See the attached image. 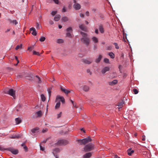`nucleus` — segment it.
I'll return each instance as SVG.
<instances>
[{"label": "nucleus", "instance_id": "nucleus-1", "mask_svg": "<svg viewBox=\"0 0 158 158\" xmlns=\"http://www.w3.org/2000/svg\"><path fill=\"white\" fill-rule=\"evenodd\" d=\"M81 34L83 36V37L81 39V41L86 46H88L89 44L90 40L87 37V34L82 32H81Z\"/></svg>", "mask_w": 158, "mask_h": 158}, {"label": "nucleus", "instance_id": "nucleus-2", "mask_svg": "<svg viewBox=\"0 0 158 158\" xmlns=\"http://www.w3.org/2000/svg\"><path fill=\"white\" fill-rule=\"evenodd\" d=\"M60 101H61L63 104L65 103V99L62 96H61L59 95L57 96L56 99V102H58L56 105L55 108L56 109H58L60 105Z\"/></svg>", "mask_w": 158, "mask_h": 158}, {"label": "nucleus", "instance_id": "nucleus-3", "mask_svg": "<svg viewBox=\"0 0 158 158\" xmlns=\"http://www.w3.org/2000/svg\"><path fill=\"white\" fill-rule=\"evenodd\" d=\"M91 141L92 139L89 137L82 139H79L77 140L78 142L80 143L81 145H85Z\"/></svg>", "mask_w": 158, "mask_h": 158}, {"label": "nucleus", "instance_id": "nucleus-4", "mask_svg": "<svg viewBox=\"0 0 158 158\" xmlns=\"http://www.w3.org/2000/svg\"><path fill=\"white\" fill-rule=\"evenodd\" d=\"M94 146L93 144L89 143L85 147L84 150L85 152L90 151L94 149Z\"/></svg>", "mask_w": 158, "mask_h": 158}, {"label": "nucleus", "instance_id": "nucleus-5", "mask_svg": "<svg viewBox=\"0 0 158 158\" xmlns=\"http://www.w3.org/2000/svg\"><path fill=\"white\" fill-rule=\"evenodd\" d=\"M4 92L5 94H9L12 96L14 99H15V91L12 89H10L9 91H7L4 90Z\"/></svg>", "mask_w": 158, "mask_h": 158}, {"label": "nucleus", "instance_id": "nucleus-6", "mask_svg": "<svg viewBox=\"0 0 158 158\" xmlns=\"http://www.w3.org/2000/svg\"><path fill=\"white\" fill-rule=\"evenodd\" d=\"M56 143L59 146L65 145L68 143V141L65 139H60L58 140L57 143H55V145Z\"/></svg>", "mask_w": 158, "mask_h": 158}, {"label": "nucleus", "instance_id": "nucleus-7", "mask_svg": "<svg viewBox=\"0 0 158 158\" xmlns=\"http://www.w3.org/2000/svg\"><path fill=\"white\" fill-rule=\"evenodd\" d=\"M6 150H7L13 154L14 155H16L18 153L19 151L17 149H15L12 148H7Z\"/></svg>", "mask_w": 158, "mask_h": 158}, {"label": "nucleus", "instance_id": "nucleus-8", "mask_svg": "<svg viewBox=\"0 0 158 158\" xmlns=\"http://www.w3.org/2000/svg\"><path fill=\"white\" fill-rule=\"evenodd\" d=\"M60 150L58 148H56L53 149L52 153L56 158H58V156L56 154L60 152Z\"/></svg>", "mask_w": 158, "mask_h": 158}, {"label": "nucleus", "instance_id": "nucleus-9", "mask_svg": "<svg viewBox=\"0 0 158 158\" xmlns=\"http://www.w3.org/2000/svg\"><path fill=\"white\" fill-rule=\"evenodd\" d=\"M60 88L61 90L64 93L66 94H68L71 92V91L66 89L62 87V86H60Z\"/></svg>", "mask_w": 158, "mask_h": 158}, {"label": "nucleus", "instance_id": "nucleus-10", "mask_svg": "<svg viewBox=\"0 0 158 158\" xmlns=\"http://www.w3.org/2000/svg\"><path fill=\"white\" fill-rule=\"evenodd\" d=\"M110 68L109 67H105L102 69L101 70V73L103 74H104L106 72L110 70Z\"/></svg>", "mask_w": 158, "mask_h": 158}, {"label": "nucleus", "instance_id": "nucleus-11", "mask_svg": "<svg viewBox=\"0 0 158 158\" xmlns=\"http://www.w3.org/2000/svg\"><path fill=\"white\" fill-rule=\"evenodd\" d=\"M73 7L76 10H79L81 8L80 5L77 3H75L73 5Z\"/></svg>", "mask_w": 158, "mask_h": 158}, {"label": "nucleus", "instance_id": "nucleus-12", "mask_svg": "<svg viewBox=\"0 0 158 158\" xmlns=\"http://www.w3.org/2000/svg\"><path fill=\"white\" fill-rule=\"evenodd\" d=\"M82 62L86 64H90L92 62V61L91 60L83 59L82 60Z\"/></svg>", "mask_w": 158, "mask_h": 158}, {"label": "nucleus", "instance_id": "nucleus-13", "mask_svg": "<svg viewBox=\"0 0 158 158\" xmlns=\"http://www.w3.org/2000/svg\"><path fill=\"white\" fill-rule=\"evenodd\" d=\"M30 31H32V32L31 33L32 35H36L37 34V32H36L35 29L34 27H31V28L30 29Z\"/></svg>", "mask_w": 158, "mask_h": 158}, {"label": "nucleus", "instance_id": "nucleus-14", "mask_svg": "<svg viewBox=\"0 0 158 158\" xmlns=\"http://www.w3.org/2000/svg\"><path fill=\"white\" fill-rule=\"evenodd\" d=\"M69 20V18L66 16H63L61 19V21L63 22L68 21Z\"/></svg>", "mask_w": 158, "mask_h": 158}, {"label": "nucleus", "instance_id": "nucleus-15", "mask_svg": "<svg viewBox=\"0 0 158 158\" xmlns=\"http://www.w3.org/2000/svg\"><path fill=\"white\" fill-rule=\"evenodd\" d=\"M99 29L100 32L101 33H104V30L103 27V26L102 24H100L99 26Z\"/></svg>", "mask_w": 158, "mask_h": 158}, {"label": "nucleus", "instance_id": "nucleus-16", "mask_svg": "<svg viewBox=\"0 0 158 158\" xmlns=\"http://www.w3.org/2000/svg\"><path fill=\"white\" fill-rule=\"evenodd\" d=\"M61 16L60 15H57L54 17V20L55 21H58L60 19Z\"/></svg>", "mask_w": 158, "mask_h": 158}, {"label": "nucleus", "instance_id": "nucleus-17", "mask_svg": "<svg viewBox=\"0 0 158 158\" xmlns=\"http://www.w3.org/2000/svg\"><path fill=\"white\" fill-rule=\"evenodd\" d=\"M118 83V81L116 80H114L113 81H110L109 82V84L110 85H113Z\"/></svg>", "mask_w": 158, "mask_h": 158}, {"label": "nucleus", "instance_id": "nucleus-18", "mask_svg": "<svg viewBox=\"0 0 158 158\" xmlns=\"http://www.w3.org/2000/svg\"><path fill=\"white\" fill-rule=\"evenodd\" d=\"M102 58V56L101 55H99L98 57L97 58H96L95 60V62L96 63H98L100 62Z\"/></svg>", "mask_w": 158, "mask_h": 158}, {"label": "nucleus", "instance_id": "nucleus-19", "mask_svg": "<svg viewBox=\"0 0 158 158\" xmlns=\"http://www.w3.org/2000/svg\"><path fill=\"white\" fill-rule=\"evenodd\" d=\"M8 21L10 23L16 25L18 24V22L16 20H11V19H8Z\"/></svg>", "mask_w": 158, "mask_h": 158}, {"label": "nucleus", "instance_id": "nucleus-20", "mask_svg": "<svg viewBox=\"0 0 158 158\" xmlns=\"http://www.w3.org/2000/svg\"><path fill=\"white\" fill-rule=\"evenodd\" d=\"M92 155V154L90 152H88L86 153L83 156L84 158H89Z\"/></svg>", "mask_w": 158, "mask_h": 158}, {"label": "nucleus", "instance_id": "nucleus-21", "mask_svg": "<svg viewBox=\"0 0 158 158\" xmlns=\"http://www.w3.org/2000/svg\"><path fill=\"white\" fill-rule=\"evenodd\" d=\"M124 102L123 101H122L120 102H119L118 103V105L117 106H118V109H120L122 108V107L123 106V105L124 104Z\"/></svg>", "mask_w": 158, "mask_h": 158}, {"label": "nucleus", "instance_id": "nucleus-22", "mask_svg": "<svg viewBox=\"0 0 158 158\" xmlns=\"http://www.w3.org/2000/svg\"><path fill=\"white\" fill-rule=\"evenodd\" d=\"M79 27L83 31H85L86 30L84 24L79 25Z\"/></svg>", "mask_w": 158, "mask_h": 158}, {"label": "nucleus", "instance_id": "nucleus-23", "mask_svg": "<svg viewBox=\"0 0 158 158\" xmlns=\"http://www.w3.org/2000/svg\"><path fill=\"white\" fill-rule=\"evenodd\" d=\"M83 89L85 92L88 91L89 89V86L84 85L83 87Z\"/></svg>", "mask_w": 158, "mask_h": 158}, {"label": "nucleus", "instance_id": "nucleus-24", "mask_svg": "<svg viewBox=\"0 0 158 158\" xmlns=\"http://www.w3.org/2000/svg\"><path fill=\"white\" fill-rule=\"evenodd\" d=\"M128 154L129 156H131V154L134 152V151L131 150V148H130L127 150Z\"/></svg>", "mask_w": 158, "mask_h": 158}, {"label": "nucleus", "instance_id": "nucleus-25", "mask_svg": "<svg viewBox=\"0 0 158 158\" xmlns=\"http://www.w3.org/2000/svg\"><path fill=\"white\" fill-rule=\"evenodd\" d=\"M36 114L38 117H41L42 115V112L41 110L39 111L36 112Z\"/></svg>", "mask_w": 158, "mask_h": 158}, {"label": "nucleus", "instance_id": "nucleus-26", "mask_svg": "<svg viewBox=\"0 0 158 158\" xmlns=\"http://www.w3.org/2000/svg\"><path fill=\"white\" fill-rule=\"evenodd\" d=\"M15 121L16 124H19L21 122V120L19 118H16L15 119Z\"/></svg>", "mask_w": 158, "mask_h": 158}, {"label": "nucleus", "instance_id": "nucleus-27", "mask_svg": "<svg viewBox=\"0 0 158 158\" xmlns=\"http://www.w3.org/2000/svg\"><path fill=\"white\" fill-rule=\"evenodd\" d=\"M92 39L95 43H97L98 42V39L95 37H93Z\"/></svg>", "mask_w": 158, "mask_h": 158}, {"label": "nucleus", "instance_id": "nucleus-28", "mask_svg": "<svg viewBox=\"0 0 158 158\" xmlns=\"http://www.w3.org/2000/svg\"><path fill=\"white\" fill-rule=\"evenodd\" d=\"M36 77L37 78L36 81L38 83H41V80L40 78L38 76H36Z\"/></svg>", "mask_w": 158, "mask_h": 158}, {"label": "nucleus", "instance_id": "nucleus-29", "mask_svg": "<svg viewBox=\"0 0 158 158\" xmlns=\"http://www.w3.org/2000/svg\"><path fill=\"white\" fill-rule=\"evenodd\" d=\"M39 129V127H36L35 128L31 129V131L32 133H35L36 132V131Z\"/></svg>", "mask_w": 158, "mask_h": 158}, {"label": "nucleus", "instance_id": "nucleus-30", "mask_svg": "<svg viewBox=\"0 0 158 158\" xmlns=\"http://www.w3.org/2000/svg\"><path fill=\"white\" fill-rule=\"evenodd\" d=\"M109 55L111 58L112 59H113L114 58V54L112 52L109 53Z\"/></svg>", "mask_w": 158, "mask_h": 158}, {"label": "nucleus", "instance_id": "nucleus-31", "mask_svg": "<svg viewBox=\"0 0 158 158\" xmlns=\"http://www.w3.org/2000/svg\"><path fill=\"white\" fill-rule=\"evenodd\" d=\"M57 12V10L52 11L51 13V15L53 16L55 15Z\"/></svg>", "mask_w": 158, "mask_h": 158}, {"label": "nucleus", "instance_id": "nucleus-32", "mask_svg": "<svg viewBox=\"0 0 158 158\" xmlns=\"http://www.w3.org/2000/svg\"><path fill=\"white\" fill-rule=\"evenodd\" d=\"M67 32H72L73 30L72 28L71 27H69L66 29Z\"/></svg>", "mask_w": 158, "mask_h": 158}, {"label": "nucleus", "instance_id": "nucleus-33", "mask_svg": "<svg viewBox=\"0 0 158 158\" xmlns=\"http://www.w3.org/2000/svg\"><path fill=\"white\" fill-rule=\"evenodd\" d=\"M41 99L43 102L45 101L46 98L45 96L43 94L41 95Z\"/></svg>", "mask_w": 158, "mask_h": 158}, {"label": "nucleus", "instance_id": "nucleus-34", "mask_svg": "<svg viewBox=\"0 0 158 158\" xmlns=\"http://www.w3.org/2000/svg\"><path fill=\"white\" fill-rule=\"evenodd\" d=\"M64 41L62 39H59L57 40V42L59 44H61L63 43Z\"/></svg>", "mask_w": 158, "mask_h": 158}, {"label": "nucleus", "instance_id": "nucleus-35", "mask_svg": "<svg viewBox=\"0 0 158 158\" xmlns=\"http://www.w3.org/2000/svg\"><path fill=\"white\" fill-rule=\"evenodd\" d=\"M66 36L69 37L71 38L72 37V35L69 32H67V33L66 34Z\"/></svg>", "mask_w": 158, "mask_h": 158}, {"label": "nucleus", "instance_id": "nucleus-36", "mask_svg": "<svg viewBox=\"0 0 158 158\" xmlns=\"http://www.w3.org/2000/svg\"><path fill=\"white\" fill-rule=\"evenodd\" d=\"M22 44H21L20 45H18L16 47L15 49L16 50H18V49H19V48H22Z\"/></svg>", "mask_w": 158, "mask_h": 158}, {"label": "nucleus", "instance_id": "nucleus-37", "mask_svg": "<svg viewBox=\"0 0 158 158\" xmlns=\"http://www.w3.org/2000/svg\"><path fill=\"white\" fill-rule=\"evenodd\" d=\"M104 61L106 63H109V60L107 58H104Z\"/></svg>", "mask_w": 158, "mask_h": 158}, {"label": "nucleus", "instance_id": "nucleus-38", "mask_svg": "<svg viewBox=\"0 0 158 158\" xmlns=\"http://www.w3.org/2000/svg\"><path fill=\"white\" fill-rule=\"evenodd\" d=\"M45 38L44 36H41L40 39V41L43 42L45 40Z\"/></svg>", "mask_w": 158, "mask_h": 158}, {"label": "nucleus", "instance_id": "nucleus-39", "mask_svg": "<svg viewBox=\"0 0 158 158\" xmlns=\"http://www.w3.org/2000/svg\"><path fill=\"white\" fill-rule=\"evenodd\" d=\"M113 44L115 45V48L116 49H118L119 48V47L117 43H114Z\"/></svg>", "mask_w": 158, "mask_h": 158}, {"label": "nucleus", "instance_id": "nucleus-40", "mask_svg": "<svg viewBox=\"0 0 158 158\" xmlns=\"http://www.w3.org/2000/svg\"><path fill=\"white\" fill-rule=\"evenodd\" d=\"M133 91L134 92L135 94H137L138 93V91L137 89H134L133 90Z\"/></svg>", "mask_w": 158, "mask_h": 158}, {"label": "nucleus", "instance_id": "nucleus-41", "mask_svg": "<svg viewBox=\"0 0 158 158\" xmlns=\"http://www.w3.org/2000/svg\"><path fill=\"white\" fill-rule=\"evenodd\" d=\"M34 46H31L28 48L27 50L29 51H31L34 49Z\"/></svg>", "mask_w": 158, "mask_h": 158}, {"label": "nucleus", "instance_id": "nucleus-42", "mask_svg": "<svg viewBox=\"0 0 158 158\" xmlns=\"http://www.w3.org/2000/svg\"><path fill=\"white\" fill-rule=\"evenodd\" d=\"M33 54L34 55H37L38 56H40V54L39 52H36L35 51H33Z\"/></svg>", "mask_w": 158, "mask_h": 158}, {"label": "nucleus", "instance_id": "nucleus-43", "mask_svg": "<svg viewBox=\"0 0 158 158\" xmlns=\"http://www.w3.org/2000/svg\"><path fill=\"white\" fill-rule=\"evenodd\" d=\"M10 138L11 139L19 138H20V136L19 135L12 136Z\"/></svg>", "mask_w": 158, "mask_h": 158}, {"label": "nucleus", "instance_id": "nucleus-44", "mask_svg": "<svg viewBox=\"0 0 158 158\" xmlns=\"http://www.w3.org/2000/svg\"><path fill=\"white\" fill-rule=\"evenodd\" d=\"M48 131V129L47 128H45L43 129L42 131V132L43 133H44L46 132H47Z\"/></svg>", "mask_w": 158, "mask_h": 158}, {"label": "nucleus", "instance_id": "nucleus-45", "mask_svg": "<svg viewBox=\"0 0 158 158\" xmlns=\"http://www.w3.org/2000/svg\"><path fill=\"white\" fill-rule=\"evenodd\" d=\"M87 73H89L90 75H91L92 74L91 72L89 69H87Z\"/></svg>", "mask_w": 158, "mask_h": 158}, {"label": "nucleus", "instance_id": "nucleus-46", "mask_svg": "<svg viewBox=\"0 0 158 158\" xmlns=\"http://www.w3.org/2000/svg\"><path fill=\"white\" fill-rule=\"evenodd\" d=\"M53 1L56 4H59V0H53Z\"/></svg>", "mask_w": 158, "mask_h": 158}, {"label": "nucleus", "instance_id": "nucleus-47", "mask_svg": "<svg viewBox=\"0 0 158 158\" xmlns=\"http://www.w3.org/2000/svg\"><path fill=\"white\" fill-rule=\"evenodd\" d=\"M62 115V112H60L59 114H58L57 115V118H59Z\"/></svg>", "mask_w": 158, "mask_h": 158}, {"label": "nucleus", "instance_id": "nucleus-48", "mask_svg": "<svg viewBox=\"0 0 158 158\" xmlns=\"http://www.w3.org/2000/svg\"><path fill=\"white\" fill-rule=\"evenodd\" d=\"M111 48H112V47H111V46H108V47L107 48V49H106V50H109V51H110V50H111Z\"/></svg>", "mask_w": 158, "mask_h": 158}, {"label": "nucleus", "instance_id": "nucleus-49", "mask_svg": "<svg viewBox=\"0 0 158 158\" xmlns=\"http://www.w3.org/2000/svg\"><path fill=\"white\" fill-rule=\"evenodd\" d=\"M66 11V10L65 7H64L63 8L62 10V12H65Z\"/></svg>", "mask_w": 158, "mask_h": 158}, {"label": "nucleus", "instance_id": "nucleus-50", "mask_svg": "<svg viewBox=\"0 0 158 158\" xmlns=\"http://www.w3.org/2000/svg\"><path fill=\"white\" fill-rule=\"evenodd\" d=\"M6 148H2V147L1 146H0V151H3L4 150H6Z\"/></svg>", "mask_w": 158, "mask_h": 158}, {"label": "nucleus", "instance_id": "nucleus-51", "mask_svg": "<svg viewBox=\"0 0 158 158\" xmlns=\"http://www.w3.org/2000/svg\"><path fill=\"white\" fill-rule=\"evenodd\" d=\"M40 150L44 151V148H43L41 145H40Z\"/></svg>", "mask_w": 158, "mask_h": 158}, {"label": "nucleus", "instance_id": "nucleus-52", "mask_svg": "<svg viewBox=\"0 0 158 158\" xmlns=\"http://www.w3.org/2000/svg\"><path fill=\"white\" fill-rule=\"evenodd\" d=\"M24 148L26 152L27 151L28 148L26 146H24Z\"/></svg>", "mask_w": 158, "mask_h": 158}, {"label": "nucleus", "instance_id": "nucleus-53", "mask_svg": "<svg viewBox=\"0 0 158 158\" xmlns=\"http://www.w3.org/2000/svg\"><path fill=\"white\" fill-rule=\"evenodd\" d=\"M85 15L87 16H89V11H86L85 13Z\"/></svg>", "mask_w": 158, "mask_h": 158}, {"label": "nucleus", "instance_id": "nucleus-54", "mask_svg": "<svg viewBox=\"0 0 158 158\" xmlns=\"http://www.w3.org/2000/svg\"><path fill=\"white\" fill-rule=\"evenodd\" d=\"M80 16L81 17L84 18V15L82 14H80Z\"/></svg>", "mask_w": 158, "mask_h": 158}, {"label": "nucleus", "instance_id": "nucleus-55", "mask_svg": "<svg viewBox=\"0 0 158 158\" xmlns=\"http://www.w3.org/2000/svg\"><path fill=\"white\" fill-rule=\"evenodd\" d=\"M73 105L74 107H75V108H77V104H76V103H73Z\"/></svg>", "mask_w": 158, "mask_h": 158}, {"label": "nucleus", "instance_id": "nucleus-56", "mask_svg": "<svg viewBox=\"0 0 158 158\" xmlns=\"http://www.w3.org/2000/svg\"><path fill=\"white\" fill-rule=\"evenodd\" d=\"M99 17L101 18H103V15L102 14L99 15Z\"/></svg>", "mask_w": 158, "mask_h": 158}, {"label": "nucleus", "instance_id": "nucleus-57", "mask_svg": "<svg viewBox=\"0 0 158 158\" xmlns=\"http://www.w3.org/2000/svg\"><path fill=\"white\" fill-rule=\"evenodd\" d=\"M95 32L97 34H98V29H95Z\"/></svg>", "mask_w": 158, "mask_h": 158}, {"label": "nucleus", "instance_id": "nucleus-58", "mask_svg": "<svg viewBox=\"0 0 158 158\" xmlns=\"http://www.w3.org/2000/svg\"><path fill=\"white\" fill-rule=\"evenodd\" d=\"M142 137L143 138L142 139V140L143 141H144L145 140V136L144 135H143L142 136Z\"/></svg>", "mask_w": 158, "mask_h": 158}, {"label": "nucleus", "instance_id": "nucleus-59", "mask_svg": "<svg viewBox=\"0 0 158 158\" xmlns=\"http://www.w3.org/2000/svg\"><path fill=\"white\" fill-rule=\"evenodd\" d=\"M40 28V25L38 23H37L36 28L39 29Z\"/></svg>", "mask_w": 158, "mask_h": 158}, {"label": "nucleus", "instance_id": "nucleus-60", "mask_svg": "<svg viewBox=\"0 0 158 158\" xmlns=\"http://www.w3.org/2000/svg\"><path fill=\"white\" fill-rule=\"evenodd\" d=\"M48 139H47L46 140H44L43 141L41 142V143H46V142Z\"/></svg>", "mask_w": 158, "mask_h": 158}, {"label": "nucleus", "instance_id": "nucleus-61", "mask_svg": "<svg viewBox=\"0 0 158 158\" xmlns=\"http://www.w3.org/2000/svg\"><path fill=\"white\" fill-rule=\"evenodd\" d=\"M81 131H83L84 133H85V131L83 129V128H81Z\"/></svg>", "mask_w": 158, "mask_h": 158}, {"label": "nucleus", "instance_id": "nucleus-62", "mask_svg": "<svg viewBox=\"0 0 158 158\" xmlns=\"http://www.w3.org/2000/svg\"><path fill=\"white\" fill-rule=\"evenodd\" d=\"M58 27H59V28H60V29H61L62 27V26L61 25H59Z\"/></svg>", "mask_w": 158, "mask_h": 158}, {"label": "nucleus", "instance_id": "nucleus-63", "mask_svg": "<svg viewBox=\"0 0 158 158\" xmlns=\"http://www.w3.org/2000/svg\"><path fill=\"white\" fill-rule=\"evenodd\" d=\"M53 24V22L52 21H50V24Z\"/></svg>", "mask_w": 158, "mask_h": 158}, {"label": "nucleus", "instance_id": "nucleus-64", "mask_svg": "<svg viewBox=\"0 0 158 158\" xmlns=\"http://www.w3.org/2000/svg\"><path fill=\"white\" fill-rule=\"evenodd\" d=\"M115 158H120V157H118V156H115Z\"/></svg>", "mask_w": 158, "mask_h": 158}]
</instances>
